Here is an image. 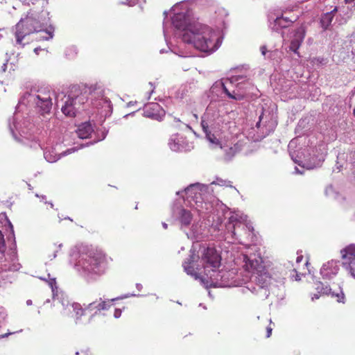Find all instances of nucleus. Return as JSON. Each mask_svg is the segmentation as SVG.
Instances as JSON below:
<instances>
[{
    "label": "nucleus",
    "instance_id": "obj_63",
    "mask_svg": "<svg viewBox=\"0 0 355 355\" xmlns=\"http://www.w3.org/2000/svg\"><path fill=\"white\" fill-rule=\"evenodd\" d=\"M340 166H336V169L338 170V171H340Z\"/></svg>",
    "mask_w": 355,
    "mask_h": 355
},
{
    "label": "nucleus",
    "instance_id": "obj_45",
    "mask_svg": "<svg viewBox=\"0 0 355 355\" xmlns=\"http://www.w3.org/2000/svg\"><path fill=\"white\" fill-rule=\"evenodd\" d=\"M62 247V244H59L58 246L57 247V250H54L53 252V259L55 258L56 256H57V252H58V250L61 248Z\"/></svg>",
    "mask_w": 355,
    "mask_h": 355
},
{
    "label": "nucleus",
    "instance_id": "obj_32",
    "mask_svg": "<svg viewBox=\"0 0 355 355\" xmlns=\"http://www.w3.org/2000/svg\"><path fill=\"white\" fill-rule=\"evenodd\" d=\"M105 134L103 133V137L101 139H98L97 141H95L94 143L103 140V139H105ZM93 144H94V142H92H92L91 143H87L85 144H80V145H79L78 146L69 148L66 151L63 152L62 153V155H67L71 154L72 153H74V152L77 151L78 149L83 148H84L85 146H88L89 145Z\"/></svg>",
    "mask_w": 355,
    "mask_h": 355
},
{
    "label": "nucleus",
    "instance_id": "obj_25",
    "mask_svg": "<svg viewBox=\"0 0 355 355\" xmlns=\"http://www.w3.org/2000/svg\"><path fill=\"white\" fill-rule=\"evenodd\" d=\"M315 289L318 291V293L325 294V295H331L332 297H337V302H344L345 295L343 291L340 287H339V292H331V288L328 286H324L322 282H318L316 284Z\"/></svg>",
    "mask_w": 355,
    "mask_h": 355
},
{
    "label": "nucleus",
    "instance_id": "obj_27",
    "mask_svg": "<svg viewBox=\"0 0 355 355\" xmlns=\"http://www.w3.org/2000/svg\"><path fill=\"white\" fill-rule=\"evenodd\" d=\"M228 80L232 84H235L236 88H242L243 85H248L253 87V83L246 76L236 75L231 76Z\"/></svg>",
    "mask_w": 355,
    "mask_h": 355
},
{
    "label": "nucleus",
    "instance_id": "obj_42",
    "mask_svg": "<svg viewBox=\"0 0 355 355\" xmlns=\"http://www.w3.org/2000/svg\"><path fill=\"white\" fill-rule=\"evenodd\" d=\"M272 327H268L266 328V332H267L266 337H267V338H269V337L271 336V334H272Z\"/></svg>",
    "mask_w": 355,
    "mask_h": 355
},
{
    "label": "nucleus",
    "instance_id": "obj_17",
    "mask_svg": "<svg viewBox=\"0 0 355 355\" xmlns=\"http://www.w3.org/2000/svg\"><path fill=\"white\" fill-rule=\"evenodd\" d=\"M92 105L100 111L101 115L107 116L112 112V105L110 99L103 95L92 100Z\"/></svg>",
    "mask_w": 355,
    "mask_h": 355
},
{
    "label": "nucleus",
    "instance_id": "obj_33",
    "mask_svg": "<svg viewBox=\"0 0 355 355\" xmlns=\"http://www.w3.org/2000/svg\"><path fill=\"white\" fill-rule=\"evenodd\" d=\"M40 279L48 282V284L51 288V290H52V292H53V297H55V290L57 289L55 278V277H51L50 274H48L47 275V278L40 277Z\"/></svg>",
    "mask_w": 355,
    "mask_h": 355
},
{
    "label": "nucleus",
    "instance_id": "obj_14",
    "mask_svg": "<svg viewBox=\"0 0 355 355\" xmlns=\"http://www.w3.org/2000/svg\"><path fill=\"white\" fill-rule=\"evenodd\" d=\"M196 20L191 19L187 8L182 9L181 12L174 14L172 18V24L175 28V35L182 38V35L188 28V26Z\"/></svg>",
    "mask_w": 355,
    "mask_h": 355
},
{
    "label": "nucleus",
    "instance_id": "obj_59",
    "mask_svg": "<svg viewBox=\"0 0 355 355\" xmlns=\"http://www.w3.org/2000/svg\"><path fill=\"white\" fill-rule=\"evenodd\" d=\"M41 51V49L40 48H35L34 49V51L35 52V53L38 54V51Z\"/></svg>",
    "mask_w": 355,
    "mask_h": 355
},
{
    "label": "nucleus",
    "instance_id": "obj_34",
    "mask_svg": "<svg viewBox=\"0 0 355 355\" xmlns=\"http://www.w3.org/2000/svg\"><path fill=\"white\" fill-rule=\"evenodd\" d=\"M197 225H193L190 234H187V236L188 238H190L192 240L198 241L200 239H202V236H200V234L197 231Z\"/></svg>",
    "mask_w": 355,
    "mask_h": 355
},
{
    "label": "nucleus",
    "instance_id": "obj_22",
    "mask_svg": "<svg viewBox=\"0 0 355 355\" xmlns=\"http://www.w3.org/2000/svg\"><path fill=\"white\" fill-rule=\"evenodd\" d=\"M338 270L339 266L338 262L331 260L323 264L320 269V274L323 279H331L337 275Z\"/></svg>",
    "mask_w": 355,
    "mask_h": 355
},
{
    "label": "nucleus",
    "instance_id": "obj_21",
    "mask_svg": "<svg viewBox=\"0 0 355 355\" xmlns=\"http://www.w3.org/2000/svg\"><path fill=\"white\" fill-rule=\"evenodd\" d=\"M173 215L180 223L182 227L189 226L193 218L191 211L182 207H174Z\"/></svg>",
    "mask_w": 355,
    "mask_h": 355
},
{
    "label": "nucleus",
    "instance_id": "obj_53",
    "mask_svg": "<svg viewBox=\"0 0 355 355\" xmlns=\"http://www.w3.org/2000/svg\"><path fill=\"white\" fill-rule=\"evenodd\" d=\"M6 68H7V64L6 63L3 64V65L1 66L2 71L5 72L6 70Z\"/></svg>",
    "mask_w": 355,
    "mask_h": 355
},
{
    "label": "nucleus",
    "instance_id": "obj_10",
    "mask_svg": "<svg viewBox=\"0 0 355 355\" xmlns=\"http://www.w3.org/2000/svg\"><path fill=\"white\" fill-rule=\"evenodd\" d=\"M42 25L33 14L28 13L16 25L15 37L17 44H21L23 38L32 33L41 31Z\"/></svg>",
    "mask_w": 355,
    "mask_h": 355
},
{
    "label": "nucleus",
    "instance_id": "obj_12",
    "mask_svg": "<svg viewBox=\"0 0 355 355\" xmlns=\"http://www.w3.org/2000/svg\"><path fill=\"white\" fill-rule=\"evenodd\" d=\"M221 257L214 248L208 247L204 249L201 256L202 268L207 278L220 266Z\"/></svg>",
    "mask_w": 355,
    "mask_h": 355
},
{
    "label": "nucleus",
    "instance_id": "obj_19",
    "mask_svg": "<svg viewBox=\"0 0 355 355\" xmlns=\"http://www.w3.org/2000/svg\"><path fill=\"white\" fill-rule=\"evenodd\" d=\"M144 116L152 119L161 121L164 116V111L157 103H150L145 105L144 107Z\"/></svg>",
    "mask_w": 355,
    "mask_h": 355
},
{
    "label": "nucleus",
    "instance_id": "obj_50",
    "mask_svg": "<svg viewBox=\"0 0 355 355\" xmlns=\"http://www.w3.org/2000/svg\"><path fill=\"white\" fill-rule=\"evenodd\" d=\"M180 6V4H176L175 5L173 8H172V10L175 12V11H178V9H179V7Z\"/></svg>",
    "mask_w": 355,
    "mask_h": 355
},
{
    "label": "nucleus",
    "instance_id": "obj_52",
    "mask_svg": "<svg viewBox=\"0 0 355 355\" xmlns=\"http://www.w3.org/2000/svg\"><path fill=\"white\" fill-rule=\"evenodd\" d=\"M35 196L37 197V198H40L42 201H44L45 199H46V196H39L38 194H35Z\"/></svg>",
    "mask_w": 355,
    "mask_h": 355
},
{
    "label": "nucleus",
    "instance_id": "obj_58",
    "mask_svg": "<svg viewBox=\"0 0 355 355\" xmlns=\"http://www.w3.org/2000/svg\"><path fill=\"white\" fill-rule=\"evenodd\" d=\"M44 202L46 204H49L51 205V207L53 208V204L51 202H47V201H44Z\"/></svg>",
    "mask_w": 355,
    "mask_h": 355
},
{
    "label": "nucleus",
    "instance_id": "obj_51",
    "mask_svg": "<svg viewBox=\"0 0 355 355\" xmlns=\"http://www.w3.org/2000/svg\"><path fill=\"white\" fill-rule=\"evenodd\" d=\"M302 259H303V256L302 255L297 256V257L296 259V262L297 263L301 262Z\"/></svg>",
    "mask_w": 355,
    "mask_h": 355
},
{
    "label": "nucleus",
    "instance_id": "obj_54",
    "mask_svg": "<svg viewBox=\"0 0 355 355\" xmlns=\"http://www.w3.org/2000/svg\"><path fill=\"white\" fill-rule=\"evenodd\" d=\"M320 297V295L318 293H316V294H314L313 296L312 297V300H317Z\"/></svg>",
    "mask_w": 355,
    "mask_h": 355
},
{
    "label": "nucleus",
    "instance_id": "obj_2",
    "mask_svg": "<svg viewBox=\"0 0 355 355\" xmlns=\"http://www.w3.org/2000/svg\"><path fill=\"white\" fill-rule=\"evenodd\" d=\"M182 40L196 49L209 53L216 51L222 43L217 31L199 21H193L188 26Z\"/></svg>",
    "mask_w": 355,
    "mask_h": 355
},
{
    "label": "nucleus",
    "instance_id": "obj_13",
    "mask_svg": "<svg viewBox=\"0 0 355 355\" xmlns=\"http://www.w3.org/2000/svg\"><path fill=\"white\" fill-rule=\"evenodd\" d=\"M295 145V142L294 141H291L288 144V149L290 155L291 159L294 162L297 163L300 166H302L303 168H306L307 169H313L318 166H320L321 163L324 159V154L321 153L317 156L313 155L310 158H306V155L302 153H298L296 154L295 151H292V148Z\"/></svg>",
    "mask_w": 355,
    "mask_h": 355
},
{
    "label": "nucleus",
    "instance_id": "obj_62",
    "mask_svg": "<svg viewBox=\"0 0 355 355\" xmlns=\"http://www.w3.org/2000/svg\"><path fill=\"white\" fill-rule=\"evenodd\" d=\"M196 269L197 270H200L201 269V267H200V266L198 265L197 267L196 268Z\"/></svg>",
    "mask_w": 355,
    "mask_h": 355
},
{
    "label": "nucleus",
    "instance_id": "obj_57",
    "mask_svg": "<svg viewBox=\"0 0 355 355\" xmlns=\"http://www.w3.org/2000/svg\"><path fill=\"white\" fill-rule=\"evenodd\" d=\"M136 287L139 291H141L142 288V285L141 284H137Z\"/></svg>",
    "mask_w": 355,
    "mask_h": 355
},
{
    "label": "nucleus",
    "instance_id": "obj_9",
    "mask_svg": "<svg viewBox=\"0 0 355 355\" xmlns=\"http://www.w3.org/2000/svg\"><path fill=\"white\" fill-rule=\"evenodd\" d=\"M86 101L87 96L82 93L76 96L71 94L67 96H64L61 100L58 99V96L55 98L57 107H60L62 113L68 116H75L80 106Z\"/></svg>",
    "mask_w": 355,
    "mask_h": 355
},
{
    "label": "nucleus",
    "instance_id": "obj_7",
    "mask_svg": "<svg viewBox=\"0 0 355 355\" xmlns=\"http://www.w3.org/2000/svg\"><path fill=\"white\" fill-rule=\"evenodd\" d=\"M6 250L4 235L0 230V263L1 268L6 271L15 272L19 270L21 265L19 263L16 250V244L13 248Z\"/></svg>",
    "mask_w": 355,
    "mask_h": 355
},
{
    "label": "nucleus",
    "instance_id": "obj_35",
    "mask_svg": "<svg viewBox=\"0 0 355 355\" xmlns=\"http://www.w3.org/2000/svg\"><path fill=\"white\" fill-rule=\"evenodd\" d=\"M256 89L255 87L253 85V87L248 86V85H243L242 88H238V90L240 91L241 94H244L245 96L252 94H254V91Z\"/></svg>",
    "mask_w": 355,
    "mask_h": 355
},
{
    "label": "nucleus",
    "instance_id": "obj_20",
    "mask_svg": "<svg viewBox=\"0 0 355 355\" xmlns=\"http://www.w3.org/2000/svg\"><path fill=\"white\" fill-rule=\"evenodd\" d=\"M306 34L305 28L304 26H300V27L297 28L294 32L293 35L292 36V38L291 40V44L289 46V49L291 51H292L293 53L297 54L299 55V53L297 50L300 47L304 37Z\"/></svg>",
    "mask_w": 355,
    "mask_h": 355
},
{
    "label": "nucleus",
    "instance_id": "obj_15",
    "mask_svg": "<svg viewBox=\"0 0 355 355\" xmlns=\"http://www.w3.org/2000/svg\"><path fill=\"white\" fill-rule=\"evenodd\" d=\"M343 266L355 279V245L350 244L340 251Z\"/></svg>",
    "mask_w": 355,
    "mask_h": 355
},
{
    "label": "nucleus",
    "instance_id": "obj_24",
    "mask_svg": "<svg viewBox=\"0 0 355 355\" xmlns=\"http://www.w3.org/2000/svg\"><path fill=\"white\" fill-rule=\"evenodd\" d=\"M196 256L194 252L191 250V254L189 258L185 260L182 264L184 271L189 275L193 277L196 279L200 278L198 272L195 270V261L196 260Z\"/></svg>",
    "mask_w": 355,
    "mask_h": 355
},
{
    "label": "nucleus",
    "instance_id": "obj_46",
    "mask_svg": "<svg viewBox=\"0 0 355 355\" xmlns=\"http://www.w3.org/2000/svg\"><path fill=\"white\" fill-rule=\"evenodd\" d=\"M14 334V332H10V331H9V332L6 333V334H1V335H0V339H1V338H6V337H8L9 335H11V334Z\"/></svg>",
    "mask_w": 355,
    "mask_h": 355
},
{
    "label": "nucleus",
    "instance_id": "obj_49",
    "mask_svg": "<svg viewBox=\"0 0 355 355\" xmlns=\"http://www.w3.org/2000/svg\"><path fill=\"white\" fill-rule=\"evenodd\" d=\"M263 119V115H261V116H259V122L257 123V126L258 128H259V127H260L261 123H262Z\"/></svg>",
    "mask_w": 355,
    "mask_h": 355
},
{
    "label": "nucleus",
    "instance_id": "obj_38",
    "mask_svg": "<svg viewBox=\"0 0 355 355\" xmlns=\"http://www.w3.org/2000/svg\"><path fill=\"white\" fill-rule=\"evenodd\" d=\"M45 35H42L40 37V40H49L52 39L53 37V32L51 31H46L44 32Z\"/></svg>",
    "mask_w": 355,
    "mask_h": 355
},
{
    "label": "nucleus",
    "instance_id": "obj_48",
    "mask_svg": "<svg viewBox=\"0 0 355 355\" xmlns=\"http://www.w3.org/2000/svg\"><path fill=\"white\" fill-rule=\"evenodd\" d=\"M270 130H273L275 127L276 126V122L275 121H271L270 122Z\"/></svg>",
    "mask_w": 355,
    "mask_h": 355
},
{
    "label": "nucleus",
    "instance_id": "obj_28",
    "mask_svg": "<svg viewBox=\"0 0 355 355\" xmlns=\"http://www.w3.org/2000/svg\"><path fill=\"white\" fill-rule=\"evenodd\" d=\"M94 131L93 127L89 122H85L80 124L76 130V133L79 138L86 139Z\"/></svg>",
    "mask_w": 355,
    "mask_h": 355
},
{
    "label": "nucleus",
    "instance_id": "obj_11",
    "mask_svg": "<svg viewBox=\"0 0 355 355\" xmlns=\"http://www.w3.org/2000/svg\"><path fill=\"white\" fill-rule=\"evenodd\" d=\"M9 128L12 135L13 138L18 142L28 145L31 148L37 149L41 145L37 139L30 132L31 128L17 123L13 119L12 123H9Z\"/></svg>",
    "mask_w": 355,
    "mask_h": 355
},
{
    "label": "nucleus",
    "instance_id": "obj_37",
    "mask_svg": "<svg viewBox=\"0 0 355 355\" xmlns=\"http://www.w3.org/2000/svg\"><path fill=\"white\" fill-rule=\"evenodd\" d=\"M44 156L46 160L50 163L55 162L58 159L56 155H52L51 153L48 151L44 153Z\"/></svg>",
    "mask_w": 355,
    "mask_h": 355
},
{
    "label": "nucleus",
    "instance_id": "obj_60",
    "mask_svg": "<svg viewBox=\"0 0 355 355\" xmlns=\"http://www.w3.org/2000/svg\"><path fill=\"white\" fill-rule=\"evenodd\" d=\"M26 304H27V305H31V304H32V300H28L26 301Z\"/></svg>",
    "mask_w": 355,
    "mask_h": 355
},
{
    "label": "nucleus",
    "instance_id": "obj_6",
    "mask_svg": "<svg viewBox=\"0 0 355 355\" xmlns=\"http://www.w3.org/2000/svg\"><path fill=\"white\" fill-rule=\"evenodd\" d=\"M35 105L42 114L49 113L52 107L51 91L46 87L31 89L22 96L21 103Z\"/></svg>",
    "mask_w": 355,
    "mask_h": 355
},
{
    "label": "nucleus",
    "instance_id": "obj_47",
    "mask_svg": "<svg viewBox=\"0 0 355 355\" xmlns=\"http://www.w3.org/2000/svg\"><path fill=\"white\" fill-rule=\"evenodd\" d=\"M260 50H261V54L263 55H265L266 53V46H261Z\"/></svg>",
    "mask_w": 355,
    "mask_h": 355
},
{
    "label": "nucleus",
    "instance_id": "obj_55",
    "mask_svg": "<svg viewBox=\"0 0 355 355\" xmlns=\"http://www.w3.org/2000/svg\"><path fill=\"white\" fill-rule=\"evenodd\" d=\"M137 103V101H130L128 104H127V106L128 107H130V106H132L134 105L135 104Z\"/></svg>",
    "mask_w": 355,
    "mask_h": 355
},
{
    "label": "nucleus",
    "instance_id": "obj_43",
    "mask_svg": "<svg viewBox=\"0 0 355 355\" xmlns=\"http://www.w3.org/2000/svg\"><path fill=\"white\" fill-rule=\"evenodd\" d=\"M225 182H226L225 181H224V180H223L221 179H220V180L218 179L216 182H212L211 184H219V185H223V184H225Z\"/></svg>",
    "mask_w": 355,
    "mask_h": 355
},
{
    "label": "nucleus",
    "instance_id": "obj_30",
    "mask_svg": "<svg viewBox=\"0 0 355 355\" xmlns=\"http://www.w3.org/2000/svg\"><path fill=\"white\" fill-rule=\"evenodd\" d=\"M338 11L337 7H335L334 9L330 12H327L323 14L320 19V24L322 27L326 30L327 29L331 24L333 21L334 14Z\"/></svg>",
    "mask_w": 355,
    "mask_h": 355
},
{
    "label": "nucleus",
    "instance_id": "obj_5",
    "mask_svg": "<svg viewBox=\"0 0 355 355\" xmlns=\"http://www.w3.org/2000/svg\"><path fill=\"white\" fill-rule=\"evenodd\" d=\"M183 192L185 193L187 200L190 205L200 214L205 213L211 208V205L205 201L209 194L208 185L200 183L191 184Z\"/></svg>",
    "mask_w": 355,
    "mask_h": 355
},
{
    "label": "nucleus",
    "instance_id": "obj_40",
    "mask_svg": "<svg viewBox=\"0 0 355 355\" xmlns=\"http://www.w3.org/2000/svg\"><path fill=\"white\" fill-rule=\"evenodd\" d=\"M6 318V314L3 311H0V323L3 322Z\"/></svg>",
    "mask_w": 355,
    "mask_h": 355
},
{
    "label": "nucleus",
    "instance_id": "obj_1",
    "mask_svg": "<svg viewBox=\"0 0 355 355\" xmlns=\"http://www.w3.org/2000/svg\"><path fill=\"white\" fill-rule=\"evenodd\" d=\"M232 123L230 113L222 106L209 105L201 117L202 130L210 147L223 150L225 159L227 161L232 159L243 147V142L241 141L233 146L223 144L224 135L230 130Z\"/></svg>",
    "mask_w": 355,
    "mask_h": 355
},
{
    "label": "nucleus",
    "instance_id": "obj_8",
    "mask_svg": "<svg viewBox=\"0 0 355 355\" xmlns=\"http://www.w3.org/2000/svg\"><path fill=\"white\" fill-rule=\"evenodd\" d=\"M236 273L234 270H218L210 274L207 278H200V282L206 287H230L238 285Z\"/></svg>",
    "mask_w": 355,
    "mask_h": 355
},
{
    "label": "nucleus",
    "instance_id": "obj_26",
    "mask_svg": "<svg viewBox=\"0 0 355 355\" xmlns=\"http://www.w3.org/2000/svg\"><path fill=\"white\" fill-rule=\"evenodd\" d=\"M296 18L294 19H290L288 17H284L282 16L277 17L271 23L270 26V28L276 32H278L282 28H286L290 26L295 21Z\"/></svg>",
    "mask_w": 355,
    "mask_h": 355
},
{
    "label": "nucleus",
    "instance_id": "obj_56",
    "mask_svg": "<svg viewBox=\"0 0 355 355\" xmlns=\"http://www.w3.org/2000/svg\"><path fill=\"white\" fill-rule=\"evenodd\" d=\"M295 173L297 174H303V171H300L299 168L297 167H295Z\"/></svg>",
    "mask_w": 355,
    "mask_h": 355
},
{
    "label": "nucleus",
    "instance_id": "obj_23",
    "mask_svg": "<svg viewBox=\"0 0 355 355\" xmlns=\"http://www.w3.org/2000/svg\"><path fill=\"white\" fill-rule=\"evenodd\" d=\"M168 146L171 150L175 152L187 150V144L184 138L180 135H173L168 141Z\"/></svg>",
    "mask_w": 355,
    "mask_h": 355
},
{
    "label": "nucleus",
    "instance_id": "obj_64",
    "mask_svg": "<svg viewBox=\"0 0 355 355\" xmlns=\"http://www.w3.org/2000/svg\"><path fill=\"white\" fill-rule=\"evenodd\" d=\"M164 15L166 16V15H167V12H166V11H164Z\"/></svg>",
    "mask_w": 355,
    "mask_h": 355
},
{
    "label": "nucleus",
    "instance_id": "obj_16",
    "mask_svg": "<svg viewBox=\"0 0 355 355\" xmlns=\"http://www.w3.org/2000/svg\"><path fill=\"white\" fill-rule=\"evenodd\" d=\"M118 299L119 298L117 297L112 300H103L101 297H100L98 300L94 301L85 306V309L92 313L91 318H92L95 315H97L101 311L109 309L111 306L110 302H114Z\"/></svg>",
    "mask_w": 355,
    "mask_h": 355
},
{
    "label": "nucleus",
    "instance_id": "obj_29",
    "mask_svg": "<svg viewBox=\"0 0 355 355\" xmlns=\"http://www.w3.org/2000/svg\"><path fill=\"white\" fill-rule=\"evenodd\" d=\"M222 87L224 92L227 94V96L232 99L236 100V101H241L243 100L245 98V94H241L239 90H238V88H236V90H234L232 92H230L225 87V84L222 82L217 83V85L215 86L216 87Z\"/></svg>",
    "mask_w": 355,
    "mask_h": 355
},
{
    "label": "nucleus",
    "instance_id": "obj_4",
    "mask_svg": "<svg viewBox=\"0 0 355 355\" xmlns=\"http://www.w3.org/2000/svg\"><path fill=\"white\" fill-rule=\"evenodd\" d=\"M243 261L245 270L252 272L250 279L257 285V287L253 286L248 289L256 294H259V291H263L264 295L268 297V293L266 288L270 285L271 278L262 265L261 257L255 254H243Z\"/></svg>",
    "mask_w": 355,
    "mask_h": 355
},
{
    "label": "nucleus",
    "instance_id": "obj_41",
    "mask_svg": "<svg viewBox=\"0 0 355 355\" xmlns=\"http://www.w3.org/2000/svg\"><path fill=\"white\" fill-rule=\"evenodd\" d=\"M163 33H164V35L165 40L167 42V40H168V38H167V31H166V25H165V22L164 21L163 22Z\"/></svg>",
    "mask_w": 355,
    "mask_h": 355
},
{
    "label": "nucleus",
    "instance_id": "obj_3",
    "mask_svg": "<svg viewBox=\"0 0 355 355\" xmlns=\"http://www.w3.org/2000/svg\"><path fill=\"white\" fill-rule=\"evenodd\" d=\"M73 256L76 259V270L87 278L104 272L106 267L105 254L98 250L87 246H80Z\"/></svg>",
    "mask_w": 355,
    "mask_h": 355
},
{
    "label": "nucleus",
    "instance_id": "obj_36",
    "mask_svg": "<svg viewBox=\"0 0 355 355\" xmlns=\"http://www.w3.org/2000/svg\"><path fill=\"white\" fill-rule=\"evenodd\" d=\"M60 302H61V304L64 308V314L67 315L68 314L67 310L69 309V311H70V309L71 308L72 303H70V302L67 299H64V298H62L60 300Z\"/></svg>",
    "mask_w": 355,
    "mask_h": 355
},
{
    "label": "nucleus",
    "instance_id": "obj_44",
    "mask_svg": "<svg viewBox=\"0 0 355 355\" xmlns=\"http://www.w3.org/2000/svg\"><path fill=\"white\" fill-rule=\"evenodd\" d=\"M245 229H246L248 232H253V230H254L253 227H252L250 224H248H248H246V225H245Z\"/></svg>",
    "mask_w": 355,
    "mask_h": 355
},
{
    "label": "nucleus",
    "instance_id": "obj_31",
    "mask_svg": "<svg viewBox=\"0 0 355 355\" xmlns=\"http://www.w3.org/2000/svg\"><path fill=\"white\" fill-rule=\"evenodd\" d=\"M73 311L76 314V322L78 323L82 315H83L87 310L85 309V306L83 308L79 303L73 302L71 304V308Z\"/></svg>",
    "mask_w": 355,
    "mask_h": 355
},
{
    "label": "nucleus",
    "instance_id": "obj_39",
    "mask_svg": "<svg viewBox=\"0 0 355 355\" xmlns=\"http://www.w3.org/2000/svg\"><path fill=\"white\" fill-rule=\"evenodd\" d=\"M121 315V310L116 309L114 311V316L115 318H119Z\"/></svg>",
    "mask_w": 355,
    "mask_h": 355
},
{
    "label": "nucleus",
    "instance_id": "obj_61",
    "mask_svg": "<svg viewBox=\"0 0 355 355\" xmlns=\"http://www.w3.org/2000/svg\"><path fill=\"white\" fill-rule=\"evenodd\" d=\"M162 226L164 229H167V227H168V225L166 223H162Z\"/></svg>",
    "mask_w": 355,
    "mask_h": 355
},
{
    "label": "nucleus",
    "instance_id": "obj_18",
    "mask_svg": "<svg viewBox=\"0 0 355 355\" xmlns=\"http://www.w3.org/2000/svg\"><path fill=\"white\" fill-rule=\"evenodd\" d=\"M246 220L247 216L238 213H234L229 217L228 223L225 225V227L228 233L231 234L232 237L235 240L238 239L235 232V228Z\"/></svg>",
    "mask_w": 355,
    "mask_h": 355
}]
</instances>
